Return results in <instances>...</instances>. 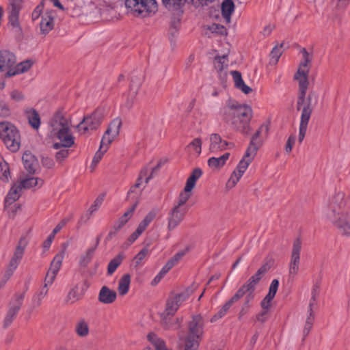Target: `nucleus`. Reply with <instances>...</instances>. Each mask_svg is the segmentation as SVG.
<instances>
[{
    "label": "nucleus",
    "instance_id": "nucleus-18",
    "mask_svg": "<svg viewBox=\"0 0 350 350\" xmlns=\"http://www.w3.org/2000/svg\"><path fill=\"white\" fill-rule=\"evenodd\" d=\"M255 287L256 286H253L252 284L245 282L237 291V292L241 291L240 299L245 295L244 302L242 306L250 309L251 307V302L255 297Z\"/></svg>",
    "mask_w": 350,
    "mask_h": 350
},
{
    "label": "nucleus",
    "instance_id": "nucleus-53",
    "mask_svg": "<svg viewBox=\"0 0 350 350\" xmlns=\"http://www.w3.org/2000/svg\"><path fill=\"white\" fill-rule=\"evenodd\" d=\"M191 191H183L179 195L178 204L176 205V213L179 212V208L181 205L184 204L190 198Z\"/></svg>",
    "mask_w": 350,
    "mask_h": 350
},
{
    "label": "nucleus",
    "instance_id": "nucleus-50",
    "mask_svg": "<svg viewBox=\"0 0 350 350\" xmlns=\"http://www.w3.org/2000/svg\"><path fill=\"white\" fill-rule=\"evenodd\" d=\"M243 176L242 174L238 172L236 170L232 173L228 183L227 187L230 188L234 187L237 183L239 182V179Z\"/></svg>",
    "mask_w": 350,
    "mask_h": 350
},
{
    "label": "nucleus",
    "instance_id": "nucleus-28",
    "mask_svg": "<svg viewBox=\"0 0 350 350\" xmlns=\"http://www.w3.org/2000/svg\"><path fill=\"white\" fill-rule=\"evenodd\" d=\"M23 188L21 186L19 183H15L10 191L8 192L5 200V206L10 205L13 204L16 200H17L20 197V193Z\"/></svg>",
    "mask_w": 350,
    "mask_h": 350
},
{
    "label": "nucleus",
    "instance_id": "nucleus-49",
    "mask_svg": "<svg viewBox=\"0 0 350 350\" xmlns=\"http://www.w3.org/2000/svg\"><path fill=\"white\" fill-rule=\"evenodd\" d=\"M243 176L242 174L238 172L236 170L232 173L228 183L227 187L230 188L234 187L237 183L239 182V179Z\"/></svg>",
    "mask_w": 350,
    "mask_h": 350
},
{
    "label": "nucleus",
    "instance_id": "nucleus-12",
    "mask_svg": "<svg viewBox=\"0 0 350 350\" xmlns=\"http://www.w3.org/2000/svg\"><path fill=\"white\" fill-rule=\"evenodd\" d=\"M175 298L171 297L167 299L165 309L161 314V324L162 327L168 329L173 327L175 319Z\"/></svg>",
    "mask_w": 350,
    "mask_h": 350
},
{
    "label": "nucleus",
    "instance_id": "nucleus-21",
    "mask_svg": "<svg viewBox=\"0 0 350 350\" xmlns=\"http://www.w3.org/2000/svg\"><path fill=\"white\" fill-rule=\"evenodd\" d=\"M228 144L229 143L223 140L219 134L213 133L210 135L209 150L213 153L226 150Z\"/></svg>",
    "mask_w": 350,
    "mask_h": 350
},
{
    "label": "nucleus",
    "instance_id": "nucleus-31",
    "mask_svg": "<svg viewBox=\"0 0 350 350\" xmlns=\"http://www.w3.org/2000/svg\"><path fill=\"white\" fill-rule=\"evenodd\" d=\"M234 10V4L232 0H224L221 3V12L223 17L229 23L230 16Z\"/></svg>",
    "mask_w": 350,
    "mask_h": 350
},
{
    "label": "nucleus",
    "instance_id": "nucleus-58",
    "mask_svg": "<svg viewBox=\"0 0 350 350\" xmlns=\"http://www.w3.org/2000/svg\"><path fill=\"white\" fill-rule=\"evenodd\" d=\"M56 275L57 273L49 270L44 279V285L46 286L51 285L55 279Z\"/></svg>",
    "mask_w": 350,
    "mask_h": 350
},
{
    "label": "nucleus",
    "instance_id": "nucleus-13",
    "mask_svg": "<svg viewBox=\"0 0 350 350\" xmlns=\"http://www.w3.org/2000/svg\"><path fill=\"white\" fill-rule=\"evenodd\" d=\"M301 245L302 243L300 238H296L293 241L291 262L289 264L290 276L294 277L299 271Z\"/></svg>",
    "mask_w": 350,
    "mask_h": 350
},
{
    "label": "nucleus",
    "instance_id": "nucleus-55",
    "mask_svg": "<svg viewBox=\"0 0 350 350\" xmlns=\"http://www.w3.org/2000/svg\"><path fill=\"white\" fill-rule=\"evenodd\" d=\"M278 286H279L278 280H277V279L273 280L270 284V286L269 288V293H268L267 295H269V297H272L274 298V297L278 291Z\"/></svg>",
    "mask_w": 350,
    "mask_h": 350
},
{
    "label": "nucleus",
    "instance_id": "nucleus-3",
    "mask_svg": "<svg viewBox=\"0 0 350 350\" xmlns=\"http://www.w3.org/2000/svg\"><path fill=\"white\" fill-rule=\"evenodd\" d=\"M308 85V79L302 77L299 83L297 110L301 109V118L310 120L312 113L318 103V95L315 92L310 91L306 97Z\"/></svg>",
    "mask_w": 350,
    "mask_h": 350
},
{
    "label": "nucleus",
    "instance_id": "nucleus-30",
    "mask_svg": "<svg viewBox=\"0 0 350 350\" xmlns=\"http://www.w3.org/2000/svg\"><path fill=\"white\" fill-rule=\"evenodd\" d=\"M32 62L29 60L24 61L16 65L14 70L11 69L7 72V75L8 77H12L16 75L17 74L23 73L27 72L32 66Z\"/></svg>",
    "mask_w": 350,
    "mask_h": 350
},
{
    "label": "nucleus",
    "instance_id": "nucleus-39",
    "mask_svg": "<svg viewBox=\"0 0 350 350\" xmlns=\"http://www.w3.org/2000/svg\"><path fill=\"white\" fill-rule=\"evenodd\" d=\"M19 184L23 189H30L37 185H42L43 180L40 178L31 177L22 180Z\"/></svg>",
    "mask_w": 350,
    "mask_h": 350
},
{
    "label": "nucleus",
    "instance_id": "nucleus-61",
    "mask_svg": "<svg viewBox=\"0 0 350 350\" xmlns=\"http://www.w3.org/2000/svg\"><path fill=\"white\" fill-rule=\"evenodd\" d=\"M273 299V297L266 295L265 297L261 301L260 306L263 310L268 311L271 307V301Z\"/></svg>",
    "mask_w": 350,
    "mask_h": 350
},
{
    "label": "nucleus",
    "instance_id": "nucleus-26",
    "mask_svg": "<svg viewBox=\"0 0 350 350\" xmlns=\"http://www.w3.org/2000/svg\"><path fill=\"white\" fill-rule=\"evenodd\" d=\"M22 160L27 171L29 174H34L38 165V161L35 156L29 152H25L22 157Z\"/></svg>",
    "mask_w": 350,
    "mask_h": 350
},
{
    "label": "nucleus",
    "instance_id": "nucleus-33",
    "mask_svg": "<svg viewBox=\"0 0 350 350\" xmlns=\"http://www.w3.org/2000/svg\"><path fill=\"white\" fill-rule=\"evenodd\" d=\"M96 247H92L86 250V252L82 254L79 258V264L81 267H86L89 263L92 261Z\"/></svg>",
    "mask_w": 350,
    "mask_h": 350
},
{
    "label": "nucleus",
    "instance_id": "nucleus-15",
    "mask_svg": "<svg viewBox=\"0 0 350 350\" xmlns=\"http://www.w3.org/2000/svg\"><path fill=\"white\" fill-rule=\"evenodd\" d=\"M21 2L22 0H10V6L8 8V23L14 29H16L17 31L21 30L18 21Z\"/></svg>",
    "mask_w": 350,
    "mask_h": 350
},
{
    "label": "nucleus",
    "instance_id": "nucleus-32",
    "mask_svg": "<svg viewBox=\"0 0 350 350\" xmlns=\"http://www.w3.org/2000/svg\"><path fill=\"white\" fill-rule=\"evenodd\" d=\"M26 116L29 124L35 129H38L40 125V118L38 113L33 109L26 111Z\"/></svg>",
    "mask_w": 350,
    "mask_h": 350
},
{
    "label": "nucleus",
    "instance_id": "nucleus-14",
    "mask_svg": "<svg viewBox=\"0 0 350 350\" xmlns=\"http://www.w3.org/2000/svg\"><path fill=\"white\" fill-rule=\"evenodd\" d=\"M342 235L350 236V215L347 213L328 219Z\"/></svg>",
    "mask_w": 350,
    "mask_h": 350
},
{
    "label": "nucleus",
    "instance_id": "nucleus-19",
    "mask_svg": "<svg viewBox=\"0 0 350 350\" xmlns=\"http://www.w3.org/2000/svg\"><path fill=\"white\" fill-rule=\"evenodd\" d=\"M240 295L241 291L236 292L235 294L221 306L220 310L213 316L211 319V321L215 322L218 319L224 317L228 312L230 307L240 299Z\"/></svg>",
    "mask_w": 350,
    "mask_h": 350
},
{
    "label": "nucleus",
    "instance_id": "nucleus-59",
    "mask_svg": "<svg viewBox=\"0 0 350 350\" xmlns=\"http://www.w3.org/2000/svg\"><path fill=\"white\" fill-rule=\"evenodd\" d=\"M44 7L43 3H40L36 7L34 10L33 11L31 14V18L32 21H36L39 18V17L41 15V13L42 12V9Z\"/></svg>",
    "mask_w": 350,
    "mask_h": 350
},
{
    "label": "nucleus",
    "instance_id": "nucleus-57",
    "mask_svg": "<svg viewBox=\"0 0 350 350\" xmlns=\"http://www.w3.org/2000/svg\"><path fill=\"white\" fill-rule=\"evenodd\" d=\"M104 196H98L94 202L93 204L90 207L88 212L91 215L100 207L103 202Z\"/></svg>",
    "mask_w": 350,
    "mask_h": 350
},
{
    "label": "nucleus",
    "instance_id": "nucleus-7",
    "mask_svg": "<svg viewBox=\"0 0 350 350\" xmlns=\"http://www.w3.org/2000/svg\"><path fill=\"white\" fill-rule=\"evenodd\" d=\"M346 204L347 200L345 194L342 191L336 192L329 200L326 211L327 219L345 213L343 209L346 206Z\"/></svg>",
    "mask_w": 350,
    "mask_h": 350
},
{
    "label": "nucleus",
    "instance_id": "nucleus-34",
    "mask_svg": "<svg viewBox=\"0 0 350 350\" xmlns=\"http://www.w3.org/2000/svg\"><path fill=\"white\" fill-rule=\"evenodd\" d=\"M131 276L129 274H124L119 280L118 292L120 295H126L129 289Z\"/></svg>",
    "mask_w": 350,
    "mask_h": 350
},
{
    "label": "nucleus",
    "instance_id": "nucleus-64",
    "mask_svg": "<svg viewBox=\"0 0 350 350\" xmlns=\"http://www.w3.org/2000/svg\"><path fill=\"white\" fill-rule=\"evenodd\" d=\"M161 163H159L154 167H153L151 170L150 174L149 176H144L145 178V182L147 184L150 179H152L154 175L158 172L159 168L161 167Z\"/></svg>",
    "mask_w": 350,
    "mask_h": 350
},
{
    "label": "nucleus",
    "instance_id": "nucleus-4",
    "mask_svg": "<svg viewBox=\"0 0 350 350\" xmlns=\"http://www.w3.org/2000/svg\"><path fill=\"white\" fill-rule=\"evenodd\" d=\"M203 333V322L200 315H195L189 323V332L185 340L183 350H198Z\"/></svg>",
    "mask_w": 350,
    "mask_h": 350
},
{
    "label": "nucleus",
    "instance_id": "nucleus-36",
    "mask_svg": "<svg viewBox=\"0 0 350 350\" xmlns=\"http://www.w3.org/2000/svg\"><path fill=\"white\" fill-rule=\"evenodd\" d=\"M193 292L192 288L187 287L183 291L176 293V310L183 305L184 301L189 299Z\"/></svg>",
    "mask_w": 350,
    "mask_h": 350
},
{
    "label": "nucleus",
    "instance_id": "nucleus-45",
    "mask_svg": "<svg viewBox=\"0 0 350 350\" xmlns=\"http://www.w3.org/2000/svg\"><path fill=\"white\" fill-rule=\"evenodd\" d=\"M227 56H216L214 58V66L217 72H222L225 67L228 66V64L226 63Z\"/></svg>",
    "mask_w": 350,
    "mask_h": 350
},
{
    "label": "nucleus",
    "instance_id": "nucleus-23",
    "mask_svg": "<svg viewBox=\"0 0 350 350\" xmlns=\"http://www.w3.org/2000/svg\"><path fill=\"white\" fill-rule=\"evenodd\" d=\"M273 261L271 260L267 261L257 270L255 274L248 279L246 282L256 286L260 282L264 275L271 269Z\"/></svg>",
    "mask_w": 350,
    "mask_h": 350
},
{
    "label": "nucleus",
    "instance_id": "nucleus-17",
    "mask_svg": "<svg viewBox=\"0 0 350 350\" xmlns=\"http://www.w3.org/2000/svg\"><path fill=\"white\" fill-rule=\"evenodd\" d=\"M144 75L142 73H139L137 75H133L131 79V85H130V96L131 97V100H129L126 103V107L128 109H131L133 104V98L137 94V92L142 85L144 81Z\"/></svg>",
    "mask_w": 350,
    "mask_h": 350
},
{
    "label": "nucleus",
    "instance_id": "nucleus-5",
    "mask_svg": "<svg viewBox=\"0 0 350 350\" xmlns=\"http://www.w3.org/2000/svg\"><path fill=\"white\" fill-rule=\"evenodd\" d=\"M0 137L6 147L12 152H16L21 146V135L18 130L8 122L0 123Z\"/></svg>",
    "mask_w": 350,
    "mask_h": 350
},
{
    "label": "nucleus",
    "instance_id": "nucleus-56",
    "mask_svg": "<svg viewBox=\"0 0 350 350\" xmlns=\"http://www.w3.org/2000/svg\"><path fill=\"white\" fill-rule=\"evenodd\" d=\"M230 74L232 76L233 80L234 81V85L236 88L239 87L240 85L244 82L242 79L241 74L239 71L233 70L231 71Z\"/></svg>",
    "mask_w": 350,
    "mask_h": 350
},
{
    "label": "nucleus",
    "instance_id": "nucleus-51",
    "mask_svg": "<svg viewBox=\"0 0 350 350\" xmlns=\"http://www.w3.org/2000/svg\"><path fill=\"white\" fill-rule=\"evenodd\" d=\"M189 148H193L195 152L199 155L202 150V140L200 138H195L189 145Z\"/></svg>",
    "mask_w": 350,
    "mask_h": 350
},
{
    "label": "nucleus",
    "instance_id": "nucleus-41",
    "mask_svg": "<svg viewBox=\"0 0 350 350\" xmlns=\"http://www.w3.org/2000/svg\"><path fill=\"white\" fill-rule=\"evenodd\" d=\"M283 45L284 44L281 43L280 46H275L271 51L269 62L271 65H276L278 64V60L283 52L282 50Z\"/></svg>",
    "mask_w": 350,
    "mask_h": 350
},
{
    "label": "nucleus",
    "instance_id": "nucleus-20",
    "mask_svg": "<svg viewBox=\"0 0 350 350\" xmlns=\"http://www.w3.org/2000/svg\"><path fill=\"white\" fill-rule=\"evenodd\" d=\"M15 64L16 57L13 53L8 51H0V72L11 70Z\"/></svg>",
    "mask_w": 350,
    "mask_h": 350
},
{
    "label": "nucleus",
    "instance_id": "nucleus-16",
    "mask_svg": "<svg viewBox=\"0 0 350 350\" xmlns=\"http://www.w3.org/2000/svg\"><path fill=\"white\" fill-rule=\"evenodd\" d=\"M301 52L303 55V61L300 63L299 68L294 76V79L299 82L304 77L308 79V75L310 70L308 64L312 62V55H310L305 48H303Z\"/></svg>",
    "mask_w": 350,
    "mask_h": 350
},
{
    "label": "nucleus",
    "instance_id": "nucleus-11",
    "mask_svg": "<svg viewBox=\"0 0 350 350\" xmlns=\"http://www.w3.org/2000/svg\"><path fill=\"white\" fill-rule=\"evenodd\" d=\"M122 126V120L120 118L113 120L105 132L101 142L100 148L109 147L115 138L118 136Z\"/></svg>",
    "mask_w": 350,
    "mask_h": 350
},
{
    "label": "nucleus",
    "instance_id": "nucleus-60",
    "mask_svg": "<svg viewBox=\"0 0 350 350\" xmlns=\"http://www.w3.org/2000/svg\"><path fill=\"white\" fill-rule=\"evenodd\" d=\"M191 250V245L187 244L183 247V249L178 250L176 252V262L180 260L186 254H187Z\"/></svg>",
    "mask_w": 350,
    "mask_h": 350
},
{
    "label": "nucleus",
    "instance_id": "nucleus-40",
    "mask_svg": "<svg viewBox=\"0 0 350 350\" xmlns=\"http://www.w3.org/2000/svg\"><path fill=\"white\" fill-rule=\"evenodd\" d=\"M76 333L81 337H85L89 334V326L84 319H80L75 326Z\"/></svg>",
    "mask_w": 350,
    "mask_h": 350
},
{
    "label": "nucleus",
    "instance_id": "nucleus-2",
    "mask_svg": "<svg viewBox=\"0 0 350 350\" xmlns=\"http://www.w3.org/2000/svg\"><path fill=\"white\" fill-rule=\"evenodd\" d=\"M252 118V109L247 105L239 103L230 105L224 113V120L231 127L243 135H248L251 131L250 126Z\"/></svg>",
    "mask_w": 350,
    "mask_h": 350
},
{
    "label": "nucleus",
    "instance_id": "nucleus-48",
    "mask_svg": "<svg viewBox=\"0 0 350 350\" xmlns=\"http://www.w3.org/2000/svg\"><path fill=\"white\" fill-rule=\"evenodd\" d=\"M314 315H308L303 330L304 340L309 334L314 323Z\"/></svg>",
    "mask_w": 350,
    "mask_h": 350
},
{
    "label": "nucleus",
    "instance_id": "nucleus-63",
    "mask_svg": "<svg viewBox=\"0 0 350 350\" xmlns=\"http://www.w3.org/2000/svg\"><path fill=\"white\" fill-rule=\"evenodd\" d=\"M295 139L296 138H295V135H291L288 138V140L286 142V146H285V151L287 153H289V152H291L292 148H293V146L294 145V144L295 142Z\"/></svg>",
    "mask_w": 350,
    "mask_h": 350
},
{
    "label": "nucleus",
    "instance_id": "nucleus-35",
    "mask_svg": "<svg viewBox=\"0 0 350 350\" xmlns=\"http://www.w3.org/2000/svg\"><path fill=\"white\" fill-rule=\"evenodd\" d=\"M148 170L145 167L142 169L139 173V177L137 179L136 183L130 188V189L128 191V195H130L131 193H140V192L142 191V189L140 188L142 179L144 176H146L148 174Z\"/></svg>",
    "mask_w": 350,
    "mask_h": 350
},
{
    "label": "nucleus",
    "instance_id": "nucleus-54",
    "mask_svg": "<svg viewBox=\"0 0 350 350\" xmlns=\"http://www.w3.org/2000/svg\"><path fill=\"white\" fill-rule=\"evenodd\" d=\"M208 165L210 167L214 169H219L224 166L219 157L209 158L208 160Z\"/></svg>",
    "mask_w": 350,
    "mask_h": 350
},
{
    "label": "nucleus",
    "instance_id": "nucleus-44",
    "mask_svg": "<svg viewBox=\"0 0 350 350\" xmlns=\"http://www.w3.org/2000/svg\"><path fill=\"white\" fill-rule=\"evenodd\" d=\"M148 254V250L143 248L135 256L133 263L135 267H142L144 265V260Z\"/></svg>",
    "mask_w": 350,
    "mask_h": 350
},
{
    "label": "nucleus",
    "instance_id": "nucleus-1",
    "mask_svg": "<svg viewBox=\"0 0 350 350\" xmlns=\"http://www.w3.org/2000/svg\"><path fill=\"white\" fill-rule=\"evenodd\" d=\"M50 124L53 132L60 141L54 143L53 147L55 150L59 149L55 154V159L61 163L69 154V150L66 148L71 147L75 143L74 138L70 133V122L60 113H57L51 119Z\"/></svg>",
    "mask_w": 350,
    "mask_h": 350
},
{
    "label": "nucleus",
    "instance_id": "nucleus-10",
    "mask_svg": "<svg viewBox=\"0 0 350 350\" xmlns=\"http://www.w3.org/2000/svg\"><path fill=\"white\" fill-rule=\"evenodd\" d=\"M25 296V292L21 293H16L10 302L9 310L7 312L3 322V327H8L15 319L16 314L23 305Z\"/></svg>",
    "mask_w": 350,
    "mask_h": 350
},
{
    "label": "nucleus",
    "instance_id": "nucleus-38",
    "mask_svg": "<svg viewBox=\"0 0 350 350\" xmlns=\"http://www.w3.org/2000/svg\"><path fill=\"white\" fill-rule=\"evenodd\" d=\"M65 252L64 251H62L59 253H58L53 259L49 271H51L53 272L57 273L59 271V269L61 268L63 259L64 258Z\"/></svg>",
    "mask_w": 350,
    "mask_h": 350
},
{
    "label": "nucleus",
    "instance_id": "nucleus-6",
    "mask_svg": "<svg viewBox=\"0 0 350 350\" xmlns=\"http://www.w3.org/2000/svg\"><path fill=\"white\" fill-rule=\"evenodd\" d=\"M125 5L131 9L135 15L142 17H146L157 10L155 0H126Z\"/></svg>",
    "mask_w": 350,
    "mask_h": 350
},
{
    "label": "nucleus",
    "instance_id": "nucleus-46",
    "mask_svg": "<svg viewBox=\"0 0 350 350\" xmlns=\"http://www.w3.org/2000/svg\"><path fill=\"white\" fill-rule=\"evenodd\" d=\"M308 122H309L308 120L300 118L299 131V136H298V142L299 144L302 143V142L305 137V135H306V133L307 131Z\"/></svg>",
    "mask_w": 350,
    "mask_h": 350
},
{
    "label": "nucleus",
    "instance_id": "nucleus-62",
    "mask_svg": "<svg viewBox=\"0 0 350 350\" xmlns=\"http://www.w3.org/2000/svg\"><path fill=\"white\" fill-rule=\"evenodd\" d=\"M174 263L175 257H172L160 271L165 275L174 267Z\"/></svg>",
    "mask_w": 350,
    "mask_h": 350
},
{
    "label": "nucleus",
    "instance_id": "nucleus-37",
    "mask_svg": "<svg viewBox=\"0 0 350 350\" xmlns=\"http://www.w3.org/2000/svg\"><path fill=\"white\" fill-rule=\"evenodd\" d=\"M82 296L83 295L79 293V286L76 285L69 291L66 296V302L68 304H74L81 299Z\"/></svg>",
    "mask_w": 350,
    "mask_h": 350
},
{
    "label": "nucleus",
    "instance_id": "nucleus-22",
    "mask_svg": "<svg viewBox=\"0 0 350 350\" xmlns=\"http://www.w3.org/2000/svg\"><path fill=\"white\" fill-rule=\"evenodd\" d=\"M53 27L54 18L53 16V11H48L42 16V20L40 23V33L46 36L53 29Z\"/></svg>",
    "mask_w": 350,
    "mask_h": 350
},
{
    "label": "nucleus",
    "instance_id": "nucleus-27",
    "mask_svg": "<svg viewBox=\"0 0 350 350\" xmlns=\"http://www.w3.org/2000/svg\"><path fill=\"white\" fill-rule=\"evenodd\" d=\"M202 170L200 167L193 169L187 180L185 191H191L195 187L197 180L202 176Z\"/></svg>",
    "mask_w": 350,
    "mask_h": 350
},
{
    "label": "nucleus",
    "instance_id": "nucleus-43",
    "mask_svg": "<svg viewBox=\"0 0 350 350\" xmlns=\"http://www.w3.org/2000/svg\"><path fill=\"white\" fill-rule=\"evenodd\" d=\"M254 158V157H252V156L245 157V154L243 157L239 161L238 165L237 166L236 170L238 172L243 174Z\"/></svg>",
    "mask_w": 350,
    "mask_h": 350
},
{
    "label": "nucleus",
    "instance_id": "nucleus-8",
    "mask_svg": "<svg viewBox=\"0 0 350 350\" xmlns=\"http://www.w3.org/2000/svg\"><path fill=\"white\" fill-rule=\"evenodd\" d=\"M269 125L262 124L258 129L252 135L251 140L245 152V157H255L257 151L262 146L264 138L262 134L267 135L269 132Z\"/></svg>",
    "mask_w": 350,
    "mask_h": 350
},
{
    "label": "nucleus",
    "instance_id": "nucleus-52",
    "mask_svg": "<svg viewBox=\"0 0 350 350\" xmlns=\"http://www.w3.org/2000/svg\"><path fill=\"white\" fill-rule=\"evenodd\" d=\"M108 148L109 147L105 148V146L104 147V148H100V147L99 148V150L96 152V154L92 159V162L91 164L92 167L96 166L97 165V163H99V161L101 160L104 153L107 150Z\"/></svg>",
    "mask_w": 350,
    "mask_h": 350
},
{
    "label": "nucleus",
    "instance_id": "nucleus-29",
    "mask_svg": "<svg viewBox=\"0 0 350 350\" xmlns=\"http://www.w3.org/2000/svg\"><path fill=\"white\" fill-rule=\"evenodd\" d=\"M147 339L154 347V349L147 347L143 350H167L164 341L155 334L152 332L149 333L147 336Z\"/></svg>",
    "mask_w": 350,
    "mask_h": 350
},
{
    "label": "nucleus",
    "instance_id": "nucleus-42",
    "mask_svg": "<svg viewBox=\"0 0 350 350\" xmlns=\"http://www.w3.org/2000/svg\"><path fill=\"white\" fill-rule=\"evenodd\" d=\"M122 260L123 256L120 254L113 258L108 264L107 273L109 275L113 274L116 269L120 265Z\"/></svg>",
    "mask_w": 350,
    "mask_h": 350
},
{
    "label": "nucleus",
    "instance_id": "nucleus-24",
    "mask_svg": "<svg viewBox=\"0 0 350 350\" xmlns=\"http://www.w3.org/2000/svg\"><path fill=\"white\" fill-rule=\"evenodd\" d=\"M27 245V241L25 239L21 238L18 242V244L16 248V250L13 254V256L12 257L9 265H10L11 267H18V264L20 263L21 260L23 258V256L24 254L25 249Z\"/></svg>",
    "mask_w": 350,
    "mask_h": 350
},
{
    "label": "nucleus",
    "instance_id": "nucleus-47",
    "mask_svg": "<svg viewBox=\"0 0 350 350\" xmlns=\"http://www.w3.org/2000/svg\"><path fill=\"white\" fill-rule=\"evenodd\" d=\"M10 175L9 165L5 161L0 162V179L8 181Z\"/></svg>",
    "mask_w": 350,
    "mask_h": 350
},
{
    "label": "nucleus",
    "instance_id": "nucleus-9",
    "mask_svg": "<svg viewBox=\"0 0 350 350\" xmlns=\"http://www.w3.org/2000/svg\"><path fill=\"white\" fill-rule=\"evenodd\" d=\"M102 120V113L96 110L91 115L85 116L83 120L77 125V128L82 134H85L89 131L98 129L101 124Z\"/></svg>",
    "mask_w": 350,
    "mask_h": 350
},
{
    "label": "nucleus",
    "instance_id": "nucleus-25",
    "mask_svg": "<svg viewBox=\"0 0 350 350\" xmlns=\"http://www.w3.org/2000/svg\"><path fill=\"white\" fill-rule=\"evenodd\" d=\"M116 297L117 294L116 291L106 286H103L98 293L99 301L105 304L113 303L116 300Z\"/></svg>",
    "mask_w": 350,
    "mask_h": 350
}]
</instances>
